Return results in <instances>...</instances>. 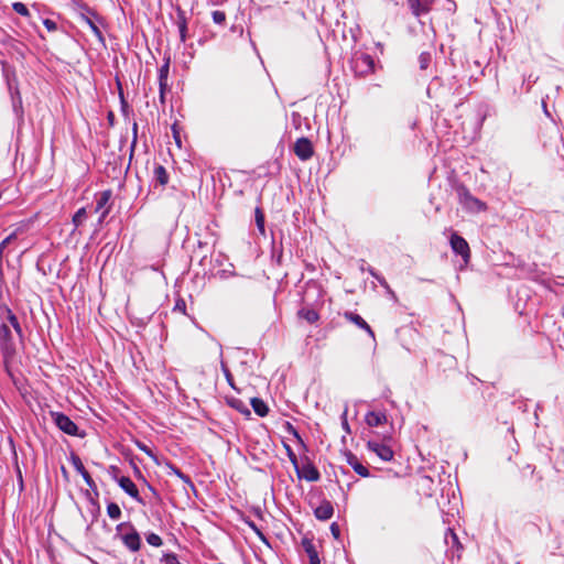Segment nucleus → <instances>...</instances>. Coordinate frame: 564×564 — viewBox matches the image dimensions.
<instances>
[{
  "mask_svg": "<svg viewBox=\"0 0 564 564\" xmlns=\"http://www.w3.org/2000/svg\"><path fill=\"white\" fill-rule=\"evenodd\" d=\"M6 314L7 322L0 324V347L4 365L8 367L17 352L15 336L13 332L18 337H21L22 330L17 316L10 310H7Z\"/></svg>",
  "mask_w": 564,
  "mask_h": 564,
  "instance_id": "nucleus-1",
  "label": "nucleus"
},
{
  "mask_svg": "<svg viewBox=\"0 0 564 564\" xmlns=\"http://www.w3.org/2000/svg\"><path fill=\"white\" fill-rule=\"evenodd\" d=\"M164 93L165 90H162V88L160 87V100L162 104L164 102Z\"/></svg>",
  "mask_w": 564,
  "mask_h": 564,
  "instance_id": "nucleus-41",
  "label": "nucleus"
},
{
  "mask_svg": "<svg viewBox=\"0 0 564 564\" xmlns=\"http://www.w3.org/2000/svg\"><path fill=\"white\" fill-rule=\"evenodd\" d=\"M348 463L349 465L352 467V469L361 477H368L369 476V471L368 469L361 464L359 463V460L357 459L356 456L354 455H350L348 457Z\"/></svg>",
  "mask_w": 564,
  "mask_h": 564,
  "instance_id": "nucleus-19",
  "label": "nucleus"
},
{
  "mask_svg": "<svg viewBox=\"0 0 564 564\" xmlns=\"http://www.w3.org/2000/svg\"><path fill=\"white\" fill-rule=\"evenodd\" d=\"M107 513L111 519L118 520L121 517V509L117 503L111 502L107 506Z\"/></svg>",
  "mask_w": 564,
  "mask_h": 564,
  "instance_id": "nucleus-23",
  "label": "nucleus"
},
{
  "mask_svg": "<svg viewBox=\"0 0 564 564\" xmlns=\"http://www.w3.org/2000/svg\"><path fill=\"white\" fill-rule=\"evenodd\" d=\"M411 9V12L415 17H421L431 10L432 4L435 0H406Z\"/></svg>",
  "mask_w": 564,
  "mask_h": 564,
  "instance_id": "nucleus-10",
  "label": "nucleus"
},
{
  "mask_svg": "<svg viewBox=\"0 0 564 564\" xmlns=\"http://www.w3.org/2000/svg\"><path fill=\"white\" fill-rule=\"evenodd\" d=\"M459 203L469 213H481L487 209V205L474 197L465 187L460 186L457 188Z\"/></svg>",
  "mask_w": 564,
  "mask_h": 564,
  "instance_id": "nucleus-3",
  "label": "nucleus"
},
{
  "mask_svg": "<svg viewBox=\"0 0 564 564\" xmlns=\"http://www.w3.org/2000/svg\"><path fill=\"white\" fill-rule=\"evenodd\" d=\"M367 447L383 462H390L393 458V451L387 444L380 443L378 441H369L367 443Z\"/></svg>",
  "mask_w": 564,
  "mask_h": 564,
  "instance_id": "nucleus-6",
  "label": "nucleus"
},
{
  "mask_svg": "<svg viewBox=\"0 0 564 564\" xmlns=\"http://www.w3.org/2000/svg\"><path fill=\"white\" fill-rule=\"evenodd\" d=\"M43 24L47 29V31H50V32L56 31V29H57L56 23L53 20H50V19H45L43 21Z\"/></svg>",
  "mask_w": 564,
  "mask_h": 564,
  "instance_id": "nucleus-34",
  "label": "nucleus"
},
{
  "mask_svg": "<svg viewBox=\"0 0 564 564\" xmlns=\"http://www.w3.org/2000/svg\"><path fill=\"white\" fill-rule=\"evenodd\" d=\"M176 475L184 479L185 481H189L188 477L184 476L180 470H175Z\"/></svg>",
  "mask_w": 564,
  "mask_h": 564,
  "instance_id": "nucleus-40",
  "label": "nucleus"
},
{
  "mask_svg": "<svg viewBox=\"0 0 564 564\" xmlns=\"http://www.w3.org/2000/svg\"><path fill=\"white\" fill-rule=\"evenodd\" d=\"M226 376H227V380L230 381V373L228 371L226 372ZM229 383L232 386L231 382H229Z\"/></svg>",
  "mask_w": 564,
  "mask_h": 564,
  "instance_id": "nucleus-47",
  "label": "nucleus"
},
{
  "mask_svg": "<svg viewBox=\"0 0 564 564\" xmlns=\"http://www.w3.org/2000/svg\"><path fill=\"white\" fill-rule=\"evenodd\" d=\"M176 307H178V308H182V307H183V308H184V307H185V303H184V302H182V305H181L180 303H177V304H176Z\"/></svg>",
  "mask_w": 564,
  "mask_h": 564,
  "instance_id": "nucleus-45",
  "label": "nucleus"
},
{
  "mask_svg": "<svg viewBox=\"0 0 564 564\" xmlns=\"http://www.w3.org/2000/svg\"><path fill=\"white\" fill-rule=\"evenodd\" d=\"M249 525L252 528V530L258 534V536H260L262 540H264V535L262 534V532L251 522L249 523Z\"/></svg>",
  "mask_w": 564,
  "mask_h": 564,
  "instance_id": "nucleus-36",
  "label": "nucleus"
},
{
  "mask_svg": "<svg viewBox=\"0 0 564 564\" xmlns=\"http://www.w3.org/2000/svg\"><path fill=\"white\" fill-rule=\"evenodd\" d=\"M295 471L299 478H303L307 481H317L321 477L316 467L310 462H306L302 466L297 465Z\"/></svg>",
  "mask_w": 564,
  "mask_h": 564,
  "instance_id": "nucleus-8",
  "label": "nucleus"
},
{
  "mask_svg": "<svg viewBox=\"0 0 564 564\" xmlns=\"http://www.w3.org/2000/svg\"><path fill=\"white\" fill-rule=\"evenodd\" d=\"M314 514L318 520L322 521L330 519L334 514L333 505L327 500H323L321 505L315 508Z\"/></svg>",
  "mask_w": 564,
  "mask_h": 564,
  "instance_id": "nucleus-13",
  "label": "nucleus"
},
{
  "mask_svg": "<svg viewBox=\"0 0 564 564\" xmlns=\"http://www.w3.org/2000/svg\"><path fill=\"white\" fill-rule=\"evenodd\" d=\"M118 485L130 497L134 498L135 500H140L139 490L135 484L129 477L122 476L118 478Z\"/></svg>",
  "mask_w": 564,
  "mask_h": 564,
  "instance_id": "nucleus-12",
  "label": "nucleus"
},
{
  "mask_svg": "<svg viewBox=\"0 0 564 564\" xmlns=\"http://www.w3.org/2000/svg\"><path fill=\"white\" fill-rule=\"evenodd\" d=\"M164 562H165V564H182V563H180L177 556L175 554H173V553L165 554L164 555Z\"/></svg>",
  "mask_w": 564,
  "mask_h": 564,
  "instance_id": "nucleus-33",
  "label": "nucleus"
},
{
  "mask_svg": "<svg viewBox=\"0 0 564 564\" xmlns=\"http://www.w3.org/2000/svg\"><path fill=\"white\" fill-rule=\"evenodd\" d=\"M72 460H73V465H74L75 469L83 476L85 482L88 486H91L93 485V479H91L89 473L84 467L80 458L77 457V456H74Z\"/></svg>",
  "mask_w": 564,
  "mask_h": 564,
  "instance_id": "nucleus-18",
  "label": "nucleus"
},
{
  "mask_svg": "<svg viewBox=\"0 0 564 564\" xmlns=\"http://www.w3.org/2000/svg\"><path fill=\"white\" fill-rule=\"evenodd\" d=\"M147 542H148L150 545H152V546H156V547L161 546V545H162V543H163V542H162V539H161L158 534H155V533H149V534L147 535Z\"/></svg>",
  "mask_w": 564,
  "mask_h": 564,
  "instance_id": "nucleus-28",
  "label": "nucleus"
},
{
  "mask_svg": "<svg viewBox=\"0 0 564 564\" xmlns=\"http://www.w3.org/2000/svg\"><path fill=\"white\" fill-rule=\"evenodd\" d=\"M449 242L453 251L462 256L464 261L467 263L470 258V249L467 241L458 234L453 232Z\"/></svg>",
  "mask_w": 564,
  "mask_h": 564,
  "instance_id": "nucleus-4",
  "label": "nucleus"
},
{
  "mask_svg": "<svg viewBox=\"0 0 564 564\" xmlns=\"http://www.w3.org/2000/svg\"><path fill=\"white\" fill-rule=\"evenodd\" d=\"M285 448H286L288 457L290 458L292 465L294 466V468H297L299 462H297L296 455L294 454V452L292 451V448L289 445H285Z\"/></svg>",
  "mask_w": 564,
  "mask_h": 564,
  "instance_id": "nucleus-32",
  "label": "nucleus"
},
{
  "mask_svg": "<svg viewBox=\"0 0 564 564\" xmlns=\"http://www.w3.org/2000/svg\"><path fill=\"white\" fill-rule=\"evenodd\" d=\"M351 68L358 76H366L373 72L375 61L367 53H355L351 59Z\"/></svg>",
  "mask_w": 564,
  "mask_h": 564,
  "instance_id": "nucleus-2",
  "label": "nucleus"
},
{
  "mask_svg": "<svg viewBox=\"0 0 564 564\" xmlns=\"http://www.w3.org/2000/svg\"><path fill=\"white\" fill-rule=\"evenodd\" d=\"M21 105H22V99L21 97L18 95V98H13V107L14 109H17L18 107L21 108Z\"/></svg>",
  "mask_w": 564,
  "mask_h": 564,
  "instance_id": "nucleus-37",
  "label": "nucleus"
},
{
  "mask_svg": "<svg viewBox=\"0 0 564 564\" xmlns=\"http://www.w3.org/2000/svg\"><path fill=\"white\" fill-rule=\"evenodd\" d=\"M343 426H344V429H345L346 431H349V426H348V423H347L346 419H345V420H344V422H343Z\"/></svg>",
  "mask_w": 564,
  "mask_h": 564,
  "instance_id": "nucleus-42",
  "label": "nucleus"
},
{
  "mask_svg": "<svg viewBox=\"0 0 564 564\" xmlns=\"http://www.w3.org/2000/svg\"><path fill=\"white\" fill-rule=\"evenodd\" d=\"M56 426L68 435H77V425L65 414L59 412L52 413Z\"/></svg>",
  "mask_w": 564,
  "mask_h": 564,
  "instance_id": "nucleus-5",
  "label": "nucleus"
},
{
  "mask_svg": "<svg viewBox=\"0 0 564 564\" xmlns=\"http://www.w3.org/2000/svg\"><path fill=\"white\" fill-rule=\"evenodd\" d=\"M421 69H426L431 62V55L429 53H422L419 57Z\"/></svg>",
  "mask_w": 564,
  "mask_h": 564,
  "instance_id": "nucleus-31",
  "label": "nucleus"
},
{
  "mask_svg": "<svg viewBox=\"0 0 564 564\" xmlns=\"http://www.w3.org/2000/svg\"><path fill=\"white\" fill-rule=\"evenodd\" d=\"M371 274L387 290L388 294H390L393 299H395V293L391 290V288L389 286L388 282L386 281V279L382 278V276H379L378 274H376L373 272H371Z\"/></svg>",
  "mask_w": 564,
  "mask_h": 564,
  "instance_id": "nucleus-29",
  "label": "nucleus"
},
{
  "mask_svg": "<svg viewBox=\"0 0 564 564\" xmlns=\"http://www.w3.org/2000/svg\"><path fill=\"white\" fill-rule=\"evenodd\" d=\"M139 447H140L144 453H147L148 455L152 456L151 451H150L147 446H144V445H142V446H141V445H140Z\"/></svg>",
  "mask_w": 564,
  "mask_h": 564,
  "instance_id": "nucleus-39",
  "label": "nucleus"
},
{
  "mask_svg": "<svg viewBox=\"0 0 564 564\" xmlns=\"http://www.w3.org/2000/svg\"><path fill=\"white\" fill-rule=\"evenodd\" d=\"M156 173H158V174H163V173H164V169H163L162 166H159V167L156 169Z\"/></svg>",
  "mask_w": 564,
  "mask_h": 564,
  "instance_id": "nucleus-44",
  "label": "nucleus"
},
{
  "mask_svg": "<svg viewBox=\"0 0 564 564\" xmlns=\"http://www.w3.org/2000/svg\"><path fill=\"white\" fill-rule=\"evenodd\" d=\"M251 405H252V409L253 411L259 415V416H265L269 412V408L268 405L259 398H253L251 399Z\"/></svg>",
  "mask_w": 564,
  "mask_h": 564,
  "instance_id": "nucleus-20",
  "label": "nucleus"
},
{
  "mask_svg": "<svg viewBox=\"0 0 564 564\" xmlns=\"http://www.w3.org/2000/svg\"><path fill=\"white\" fill-rule=\"evenodd\" d=\"M177 26H178L180 39L184 43L187 37V24H186V20L183 15L180 17Z\"/></svg>",
  "mask_w": 564,
  "mask_h": 564,
  "instance_id": "nucleus-24",
  "label": "nucleus"
},
{
  "mask_svg": "<svg viewBox=\"0 0 564 564\" xmlns=\"http://www.w3.org/2000/svg\"><path fill=\"white\" fill-rule=\"evenodd\" d=\"M345 318L357 325L358 327L365 329L371 338L375 339V333L371 329V327L368 325V323L358 314L346 312L344 314Z\"/></svg>",
  "mask_w": 564,
  "mask_h": 564,
  "instance_id": "nucleus-15",
  "label": "nucleus"
},
{
  "mask_svg": "<svg viewBox=\"0 0 564 564\" xmlns=\"http://www.w3.org/2000/svg\"><path fill=\"white\" fill-rule=\"evenodd\" d=\"M299 315L306 319L308 323L313 324L318 319V314L315 310L303 308L299 312Z\"/></svg>",
  "mask_w": 564,
  "mask_h": 564,
  "instance_id": "nucleus-22",
  "label": "nucleus"
},
{
  "mask_svg": "<svg viewBox=\"0 0 564 564\" xmlns=\"http://www.w3.org/2000/svg\"><path fill=\"white\" fill-rule=\"evenodd\" d=\"M256 224L259 229V231L264 235V215L260 208L256 209Z\"/></svg>",
  "mask_w": 564,
  "mask_h": 564,
  "instance_id": "nucleus-25",
  "label": "nucleus"
},
{
  "mask_svg": "<svg viewBox=\"0 0 564 564\" xmlns=\"http://www.w3.org/2000/svg\"><path fill=\"white\" fill-rule=\"evenodd\" d=\"M122 541L124 545L132 552H137L141 547V539L135 530H132L131 532L122 535Z\"/></svg>",
  "mask_w": 564,
  "mask_h": 564,
  "instance_id": "nucleus-14",
  "label": "nucleus"
},
{
  "mask_svg": "<svg viewBox=\"0 0 564 564\" xmlns=\"http://www.w3.org/2000/svg\"><path fill=\"white\" fill-rule=\"evenodd\" d=\"M80 17L83 21L89 26L95 36L99 41H102V33L99 29L100 18L89 9H86L85 12L80 14Z\"/></svg>",
  "mask_w": 564,
  "mask_h": 564,
  "instance_id": "nucleus-7",
  "label": "nucleus"
},
{
  "mask_svg": "<svg viewBox=\"0 0 564 564\" xmlns=\"http://www.w3.org/2000/svg\"><path fill=\"white\" fill-rule=\"evenodd\" d=\"M302 545L307 553V556L310 558V564H321L317 551L313 544V542L308 539H303Z\"/></svg>",
  "mask_w": 564,
  "mask_h": 564,
  "instance_id": "nucleus-17",
  "label": "nucleus"
},
{
  "mask_svg": "<svg viewBox=\"0 0 564 564\" xmlns=\"http://www.w3.org/2000/svg\"><path fill=\"white\" fill-rule=\"evenodd\" d=\"M449 532H451L452 536H453L454 539H456L455 533H454L452 530H449Z\"/></svg>",
  "mask_w": 564,
  "mask_h": 564,
  "instance_id": "nucleus-48",
  "label": "nucleus"
},
{
  "mask_svg": "<svg viewBox=\"0 0 564 564\" xmlns=\"http://www.w3.org/2000/svg\"><path fill=\"white\" fill-rule=\"evenodd\" d=\"M213 21L216 24H224L226 21V14L223 11L216 10L212 13Z\"/></svg>",
  "mask_w": 564,
  "mask_h": 564,
  "instance_id": "nucleus-30",
  "label": "nucleus"
},
{
  "mask_svg": "<svg viewBox=\"0 0 564 564\" xmlns=\"http://www.w3.org/2000/svg\"><path fill=\"white\" fill-rule=\"evenodd\" d=\"M174 138H175L176 143L180 145L181 141H180V138H178V135L176 134V131H175V130H174Z\"/></svg>",
  "mask_w": 564,
  "mask_h": 564,
  "instance_id": "nucleus-43",
  "label": "nucleus"
},
{
  "mask_svg": "<svg viewBox=\"0 0 564 564\" xmlns=\"http://www.w3.org/2000/svg\"><path fill=\"white\" fill-rule=\"evenodd\" d=\"M12 8L20 15H23V17L29 15V10H28L26 6L22 2L12 3Z\"/></svg>",
  "mask_w": 564,
  "mask_h": 564,
  "instance_id": "nucleus-27",
  "label": "nucleus"
},
{
  "mask_svg": "<svg viewBox=\"0 0 564 564\" xmlns=\"http://www.w3.org/2000/svg\"><path fill=\"white\" fill-rule=\"evenodd\" d=\"M87 217L86 209L80 208L76 212V214L73 217V223L76 227L80 226Z\"/></svg>",
  "mask_w": 564,
  "mask_h": 564,
  "instance_id": "nucleus-26",
  "label": "nucleus"
},
{
  "mask_svg": "<svg viewBox=\"0 0 564 564\" xmlns=\"http://www.w3.org/2000/svg\"><path fill=\"white\" fill-rule=\"evenodd\" d=\"M330 531H332V534L335 539H338L339 535H340V530H339V527L337 523H332L330 525Z\"/></svg>",
  "mask_w": 564,
  "mask_h": 564,
  "instance_id": "nucleus-35",
  "label": "nucleus"
},
{
  "mask_svg": "<svg viewBox=\"0 0 564 564\" xmlns=\"http://www.w3.org/2000/svg\"><path fill=\"white\" fill-rule=\"evenodd\" d=\"M167 75H169V63H165L163 66H161L159 70V84L162 90H165L167 88Z\"/></svg>",
  "mask_w": 564,
  "mask_h": 564,
  "instance_id": "nucleus-21",
  "label": "nucleus"
},
{
  "mask_svg": "<svg viewBox=\"0 0 564 564\" xmlns=\"http://www.w3.org/2000/svg\"><path fill=\"white\" fill-rule=\"evenodd\" d=\"M167 180L169 178H158L159 185L162 186V187L165 186L166 183H167Z\"/></svg>",
  "mask_w": 564,
  "mask_h": 564,
  "instance_id": "nucleus-38",
  "label": "nucleus"
},
{
  "mask_svg": "<svg viewBox=\"0 0 564 564\" xmlns=\"http://www.w3.org/2000/svg\"><path fill=\"white\" fill-rule=\"evenodd\" d=\"M110 197H111V191H104L102 193H100L99 197L97 198L95 212L98 213V212L102 210L100 220H102L109 213L108 208H106V209H104V208L108 204Z\"/></svg>",
  "mask_w": 564,
  "mask_h": 564,
  "instance_id": "nucleus-16",
  "label": "nucleus"
},
{
  "mask_svg": "<svg viewBox=\"0 0 564 564\" xmlns=\"http://www.w3.org/2000/svg\"><path fill=\"white\" fill-rule=\"evenodd\" d=\"M294 152L300 159L307 160L313 154L311 141L306 138L299 139L294 144Z\"/></svg>",
  "mask_w": 564,
  "mask_h": 564,
  "instance_id": "nucleus-9",
  "label": "nucleus"
},
{
  "mask_svg": "<svg viewBox=\"0 0 564 564\" xmlns=\"http://www.w3.org/2000/svg\"><path fill=\"white\" fill-rule=\"evenodd\" d=\"M365 421L367 425L375 427L387 423L388 417L383 411H370L366 414Z\"/></svg>",
  "mask_w": 564,
  "mask_h": 564,
  "instance_id": "nucleus-11",
  "label": "nucleus"
},
{
  "mask_svg": "<svg viewBox=\"0 0 564 564\" xmlns=\"http://www.w3.org/2000/svg\"><path fill=\"white\" fill-rule=\"evenodd\" d=\"M176 307H178V308H182V307H183V308H184V307H185V303H184V302H182V305H181L180 303H177V304H176Z\"/></svg>",
  "mask_w": 564,
  "mask_h": 564,
  "instance_id": "nucleus-46",
  "label": "nucleus"
}]
</instances>
